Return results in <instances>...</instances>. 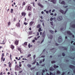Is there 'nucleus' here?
<instances>
[{"mask_svg":"<svg viewBox=\"0 0 75 75\" xmlns=\"http://www.w3.org/2000/svg\"><path fill=\"white\" fill-rule=\"evenodd\" d=\"M4 57V53H3L1 55V61H2L4 62L5 61V58H4L3 59V57Z\"/></svg>","mask_w":75,"mask_h":75,"instance_id":"f257e3e1","label":"nucleus"},{"mask_svg":"<svg viewBox=\"0 0 75 75\" xmlns=\"http://www.w3.org/2000/svg\"><path fill=\"white\" fill-rule=\"evenodd\" d=\"M58 41L59 43H61V42H62V37L61 36H59L58 38Z\"/></svg>","mask_w":75,"mask_h":75,"instance_id":"f03ea898","label":"nucleus"},{"mask_svg":"<svg viewBox=\"0 0 75 75\" xmlns=\"http://www.w3.org/2000/svg\"><path fill=\"white\" fill-rule=\"evenodd\" d=\"M57 19L58 21H61L62 20V17L61 16H58L57 18Z\"/></svg>","mask_w":75,"mask_h":75,"instance_id":"7ed1b4c3","label":"nucleus"},{"mask_svg":"<svg viewBox=\"0 0 75 75\" xmlns=\"http://www.w3.org/2000/svg\"><path fill=\"white\" fill-rule=\"evenodd\" d=\"M69 67L70 68H71V69H74V68H75V66H73L72 65H70L69 66Z\"/></svg>","mask_w":75,"mask_h":75,"instance_id":"20e7f679","label":"nucleus"},{"mask_svg":"<svg viewBox=\"0 0 75 75\" xmlns=\"http://www.w3.org/2000/svg\"><path fill=\"white\" fill-rule=\"evenodd\" d=\"M51 2H52L53 4H56L57 3V0H51Z\"/></svg>","mask_w":75,"mask_h":75,"instance_id":"39448f33","label":"nucleus"},{"mask_svg":"<svg viewBox=\"0 0 75 75\" xmlns=\"http://www.w3.org/2000/svg\"><path fill=\"white\" fill-rule=\"evenodd\" d=\"M21 15L22 16L25 17L26 15V13H25V12H23L21 13Z\"/></svg>","mask_w":75,"mask_h":75,"instance_id":"423d86ee","label":"nucleus"},{"mask_svg":"<svg viewBox=\"0 0 75 75\" xmlns=\"http://www.w3.org/2000/svg\"><path fill=\"white\" fill-rule=\"evenodd\" d=\"M16 25L17 27H20V23L19 22H18V23L16 24Z\"/></svg>","mask_w":75,"mask_h":75,"instance_id":"0eeeda50","label":"nucleus"},{"mask_svg":"<svg viewBox=\"0 0 75 75\" xmlns=\"http://www.w3.org/2000/svg\"><path fill=\"white\" fill-rule=\"evenodd\" d=\"M67 33L68 34V35H72V33H71V31H67Z\"/></svg>","mask_w":75,"mask_h":75,"instance_id":"6e6552de","label":"nucleus"},{"mask_svg":"<svg viewBox=\"0 0 75 75\" xmlns=\"http://www.w3.org/2000/svg\"><path fill=\"white\" fill-rule=\"evenodd\" d=\"M19 41H18L16 40L15 42V44H16V45H18V42Z\"/></svg>","mask_w":75,"mask_h":75,"instance_id":"1a4fd4ad","label":"nucleus"},{"mask_svg":"<svg viewBox=\"0 0 75 75\" xmlns=\"http://www.w3.org/2000/svg\"><path fill=\"white\" fill-rule=\"evenodd\" d=\"M34 21H32L30 22V26H32L33 24H34Z\"/></svg>","mask_w":75,"mask_h":75,"instance_id":"9d476101","label":"nucleus"},{"mask_svg":"<svg viewBox=\"0 0 75 75\" xmlns=\"http://www.w3.org/2000/svg\"><path fill=\"white\" fill-rule=\"evenodd\" d=\"M14 46L11 45L10 46V47L11 48V49H12V50H13V49H14Z\"/></svg>","mask_w":75,"mask_h":75,"instance_id":"9b49d317","label":"nucleus"},{"mask_svg":"<svg viewBox=\"0 0 75 75\" xmlns=\"http://www.w3.org/2000/svg\"><path fill=\"white\" fill-rule=\"evenodd\" d=\"M50 75H56V72H55L54 74L52 73L51 72H50Z\"/></svg>","mask_w":75,"mask_h":75,"instance_id":"f8f14e48","label":"nucleus"},{"mask_svg":"<svg viewBox=\"0 0 75 75\" xmlns=\"http://www.w3.org/2000/svg\"><path fill=\"white\" fill-rule=\"evenodd\" d=\"M18 51H19L20 52V53H22L21 52L22 51V50H21V49L19 47H18Z\"/></svg>","mask_w":75,"mask_h":75,"instance_id":"ddd939ff","label":"nucleus"},{"mask_svg":"<svg viewBox=\"0 0 75 75\" xmlns=\"http://www.w3.org/2000/svg\"><path fill=\"white\" fill-rule=\"evenodd\" d=\"M45 32H43L42 33V37H43V38H44V39L45 38Z\"/></svg>","mask_w":75,"mask_h":75,"instance_id":"4468645a","label":"nucleus"},{"mask_svg":"<svg viewBox=\"0 0 75 75\" xmlns=\"http://www.w3.org/2000/svg\"><path fill=\"white\" fill-rule=\"evenodd\" d=\"M59 11L62 14H64V11L60 9L59 10Z\"/></svg>","mask_w":75,"mask_h":75,"instance_id":"2eb2a0df","label":"nucleus"},{"mask_svg":"<svg viewBox=\"0 0 75 75\" xmlns=\"http://www.w3.org/2000/svg\"><path fill=\"white\" fill-rule=\"evenodd\" d=\"M23 46H26V45H27V42H25L24 44H23Z\"/></svg>","mask_w":75,"mask_h":75,"instance_id":"dca6fc26","label":"nucleus"},{"mask_svg":"<svg viewBox=\"0 0 75 75\" xmlns=\"http://www.w3.org/2000/svg\"><path fill=\"white\" fill-rule=\"evenodd\" d=\"M38 6H40V7H41L42 8H43V6L42 5L40 4V3H39L38 4Z\"/></svg>","mask_w":75,"mask_h":75,"instance_id":"f3484780","label":"nucleus"},{"mask_svg":"<svg viewBox=\"0 0 75 75\" xmlns=\"http://www.w3.org/2000/svg\"><path fill=\"white\" fill-rule=\"evenodd\" d=\"M31 6H28V10H29L30 11V10H31Z\"/></svg>","mask_w":75,"mask_h":75,"instance_id":"a211bd4d","label":"nucleus"},{"mask_svg":"<svg viewBox=\"0 0 75 75\" xmlns=\"http://www.w3.org/2000/svg\"><path fill=\"white\" fill-rule=\"evenodd\" d=\"M53 67H54V68L55 69L56 68H58L59 66H56V65L54 64L53 66Z\"/></svg>","mask_w":75,"mask_h":75,"instance_id":"6ab92c4d","label":"nucleus"},{"mask_svg":"<svg viewBox=\"0 0 75 75\" xmlns=\"http://www.w3.org/2000/svg\"><path fill=\"white\" fill-rule=\"evenodd\" d=\"M61 4H64V5H65V3L64 2V1H62Z\"/></svg>","mask_w":75,"mask_h":75,"instance_id":"aec40b11","label":"nucleus"},{"mask_svg":"<svg viewBox=\"0 0 75 75\" xmlns=\"http://www.w3.org/2000/svg\"><path fill=\"white\" fill-rule=\"evenodd\" d=\"M50 70L51 71H54V69L52 68H51V67H50Z\"/></svg>","mask_w":75,"mask_h":75,"instance_id":"412c9836","label":"nucleus"},{"mask_svg":"<svg viewBox=\"0 0 75 75\" xmlns=\"http://www.w3.org/2000/svg\"><path fill=\"white\" fill-rule=\"evenodd\" d=\"M27 66L29 68H31V67L32 66L30 64H28Z\"/></svg>","mask_w":75,"mask_h":75,"instance_id":"4be33fe9","label":"nucleus"},{"mask_svg":"<svg viewBox=\"0 0 75 75\" xmlns=\"http://www.w3.org/2000/svg\"><path fill=\"white\" fill-rule=\"evenodd\" d=\"M12 66V64H11V63L10 64H9V68H11V67Z\"/></svg>","mask_w":75,"mask_h":75,"instance_id":"5701e85b","label":"nucleus"},{"mask_svg":"<svg viewBox=\"0 0 75 75\" xmlns=\"http://www.w3.org/2000/svg\"><path fill=\"white\" fill-rule=\"evenodd\" d=\"M50 38L51 40V39H52V38H53V36L52 35H50Z\"/></svg>","mask_w":75,"mask_h":75,"instance_id":"b1692460","label":"nucleus"},{"mask_svg":"<svg viewBox=\"0 0 75 75\" xmlns=\"http://www.w3.org/2000/svg\"><path fill=\"white\" fill-rule=\"evenodd\" d=\"M71 27H72L73 28H75V24L72 25H71Z\"/></svg>","mask_w":75,"mask_h":75,"instance_id":"393cba45","label":"nucleus"},{"mask_svg":"<svg viewBox=\"0 0 75 75\" xmlns=\"http://www.w3.org/2000/svg\"><path fill=\"white\" fill-rule=\"evenodd\" d=\"M57 74H60V71H57Z\"/></svg>","mask_w":75,"mask_h":75,"instance_id":"a878e982","label":"nucleus"},{"mask_svg":"<svg viewBox=\"0 0 75 75\" xmlns=\"http://www.w3.org/2000/svg\"><path fill=\"white\" fill-rule=\"evenodd\" d=\"M52 64H54V63H55L56 62L55 61H52L51 62Z\"/></svg>","mask_w":75,"mask_h":75,"instance_id":"bb28decb","label":"nucleus"},{"mask_svg":"<svg viewBox=\"0 0 75 75\" xmlns=\"http://www.w3.org/2000/svg\"><path fill=\"white\" fill-rule=\"evenodd\" d=\"M62 48H64L63 50H67V48L66 47H62Z\"/></svg>","mask_w":75,"mask_h":75,"instance_id":"cd10ccee","label":"nucleus"},{"mask_svg":"<svg viewBox=\"0 0 75 75\" xmlns=\"http://www.w3.org/2000/svg\"><path fill=\"white\" fill-rule=\"evenodd\" d=\"M74 48V46H71L70 47V48H71V49H72V50H73V51H74V49H73V48Z\"/></svg>","mask_w":75,"mask_h":75,"instance_id":"c85d7f7f","label":"nucleus"},{"mask_svg":"<svg viewBox=\"0 0 75 75\" xmlns=\"http://www.w3.org/2000/svg\"><path fill=\"white\" fill-rule=\"evenodd\" d=\"M32 33H33V32L32 31H30L29 33V35H31L32 34Z\"/></svg>","mask_w":75,"mask_h":75,"instance_id":"c756f323","label":"nucleus"},{"mask_svg":"<svg viewBox=\"0 0 75 75\" xmlns=\"http://www.w3.org/2000/svg\"><path fill=\"white\" fill-rule=\"evenodd\" d=\"M41 31V28H40L38 29V32H40Z\"/></svg>","mask_w":75,"mask_h":75,"instance_id":"7c9ffc66","label":"nucleus"},{"mask_svg":"<svg viewBox=\"0 0 75 75\" xmlns=\"http://www.w3.org/2000/svg\"><path fill=\"white\" fill-rule=\"evenodd\" d=\"M23 24H25V25H27V24H28V23L27 22H24L23 23Z\"/></svg>","mask_w":75,"mask_h":75,"instance_id":"2f4dec72","label":"nucleus"},{"mask_svg":"<svg viewBox=\"0 0 75 75\" xmlns=\"http://www.w3.org/2000/svg\"><path fill=\"white\" fill-rule=\"evenodd\" d=\"M62 55L63 56V57H65V53L64 52H63L62 53Z\"/></svg>","mask_w":75,"mask_h":75,"instance_id":"473e14b6","label":"nucleus"},{"mask_svg":"<svg viewBox=\"0 0 75 75\" xmlns=\"http://www.w3.org/2000/svg\"><path fill=\"white\" fill-rule=\"evenodd\" d=\"M31 12H29V13H28V16H31Z\"/></svg>","mask_w":75,"mask_h":75,"instance_id":"72a5a7b5","label":"nucleus"},{"mask_svg":"<svg viewBox=\"0 0 75 75\" xmlns=\"http://www.w3.org/2000/svg\"><path fill=\"white\" fill-rule=\"evenodd\" d=\"M28 48H31V45H30V44H29L28 45Z\"/></svg>","mask_w":75,"mask_h":75,"instance_id":"f704fd0d","label":"nucleus"},{"mask_svg":"<svg viewBox=\"0 0 75 75\" xmlns=\"http://www.w3.org/2000/svg\"><path fill=\"white\" fill-rule=\"evenodd\" d=\"M40 25L39 24L38 25H37V28H40Z\"/></svg>","mask_w":75,"mask_h":75,"instance_id":"c9c22d12","label":"nucleus"},{"mask_svg":"<svg viewBox=\"0 0 75 75\" xmlns=\"http://www.w3.org/2000/svg\"><path fill=\"white\" fill-rule=\"evenodd\" d=\"M36 63V61H35L33 63H32V65H34V64H35Z\"/></svg>","mask_w":75,"mask_h":75,"instance_id":"e433bc0d","label":"nucleus"},{"mask_svg":"<svg viewBox=\"0 0 75 75\" xmlns=\"http://www.w3.org/2000/svg\"><path fill=\"white\" fill-rule=\"evenodd\" d=\"M50 33H52V34H53V33H54V32L53 31H52V30H50Z\"/></svg>","mask_w":75,"mask_h":75,"instance_id":"4c0bfd02","label":"nucleus"},{"mask_svg":"<svg viewBox=\"0 0 75 75\" xmlns=\"http://www.w3.org/2000/svg\"><path fill=\"white\" fill-rule=\"evenodd\" d=\"M50 23L52 25H53V22H50Z\"/></svg>","mask_w":75,"mask_h":75,"instance_id":"58836bf2","label":"nucleus"},{"mask_svg":"<svg viewBox=\"0 0 75 75\" xmlns=\"http://www.w3.org/2000/svg\"><path fill=\"white\" fill-rule=\"evenodd\" d=\"M11 24V22H10V21L8 23V25H10Z\"/></svg>","mask_w":75,"mask_h":75,"instance_id":"ea45409f","label":"nucleus"},{"mask_svg":"<svg viewBox=\"0 0 75 75\" xmlns=\"http://www.w3.org/2000/svg\"><path fill=\"white\" fill-rule=\"evenodd\" d=\"M11 13H12L13 12V9L12 8H11Z\"/></svg>","mask_w":75,"mask_h":75,"instance_id":"a19ab883","label":"nucleus"},{"mask_svg":"<svg viewBox=\"0 0 75 75\" xmlns=\"http://www.w3.org/2000/svg\"><path fill=\"white\" fill-rule=\"evenodd\" d=\"M16 21V19L14 18L13 19V21L14 22Z\"/></svg>","mask_w":75,"mask_h":75,"instance_id":"79ce46f5","label":"nucleus"},{"mask_svg":"<svg viewBox=\"0 0 75 75\" xmlns=\"http://www.w3.org/2000/svg\"><path fill=\"white\" fill-rule=\"evenodd\" d=\"M23 5H25V2H23L22 4Z\"/></svg>","mask_w":75,"mask_h":75,"instance_id":"37998d69","label":"nucleus"},{"mask_svg":"<svg viewBox=\"0 0 75 75\" xmlns=\"http://www.w3.org/2000/svg\"><path fill=\"white\" fill-rule=\"evenodd\" d=\"M33 69H34V68L33 67H32L31 68V71H32V70H33Z\"/></svg>","mask_w":75,"mask_h":75,"instance_id":"c03bdc74","label":"nucleus"},{"mask_svg":"<svg viewBox=\"0 0 75 75\" xmlns=\"http://www.w3.org/2000/svg\"><path fill=\"white\" fill-rule=\"evenodd\" d=\"M31 54H29L28 55V57H31Z\"/></svg>","mask_w":75,"mask_h":75,"instance_id":"a18cd8bd","label":"nucleus"},{"mask_svg":"<svg viewBox=\"0 0 75 75\" xmlns=\"http://www.w3.org/2000/svg\"><path fill=\"white\" fill-rule=\"evenodd\" d=\"M50 21H52L53 20V18H51L50 19Z\"/></svg>","mask_w":75,"mask_h":75,"instance_id":"49530a36","label":"nucleus"},{"mask_svg":"<svg viewBox=\"0 0 75 75\" xmlns=\"http://www.w3.org/2000/svg\"><path fill=\"white\" fill-rule=\"evenodd\" d=\"M3 42H2V43H0H0L1 44H4V45L5 43H4V41H3Z\"/></svg>","mask_w":75,"mask_h":75,"instance_id":"de8ad7c7","label":"nucleus"},{"mask_svg":"<svg viewBox=\"0 0 75 75\" xmlns=\"http://www.w3.org/2000/svg\"><path fill=\"white\" fill-rule=\"evenodd\" d=\"M40 64H38V62H37L36 65H37V66H38Z\"/></svg>","mask_w":75,"mask_h":75,"instance_id":"09e8293b","label":"nucleus"},{"mask_svg":"<svg viewBox=\"0 0 75 75\" xmlns=\"http://www.w3.org/2000/svg\"><path fill=\"white\" fill-rule=\"evenodd\" d=\"M45 56H42L41 57L42 58H45Z\"/></svg>","mask_w":75,"mask_h":75,"instance_id":"8fccbe9b","label":"nucleus"},{"mask_svg":"<svg viewBox=\"0 0 75 75\" xmlns=\"http://www.w3.org/2000/svg\"><path fill=\"white\" fill-rule=\"evenodd\" d=\"M44 39H43L41 41V43H42L43 42H44Z\"/></svg>","mask_w":75,"mask_h":75,"instance_id":"3c124183","label":"nucleus"},{"mask_svg":"<svg viewBox=\"0 0 75 75\" xmlns=\"http://www.w3.org/2000/svg\"><path fill=\"white\" fill-rule=\"evenodd\" d=\"M0 75H3V71H2V72L0 73Z\"/></svg>","mask_w":75,"mask_h":75,"instance_id":"603ef678","label":"nucleus"},{"mask_svg":"<svg viewBox=\"0 0 75 75\" xmlns=\"http://www.w3.org/2000/svg\"><path fill=\"white\" fill-rule=\"evenodd\" d=\"M55 10L54 9H53L52 10V13H54V12Z\"/></svg>","mask_w":75,"mask_h":75,"instance_id":"864d4df0","label":"nucleus"},{"mask_svg":"<svg viewBox=\"0 0 75 75\" xmlns=\"http://www.w3.org/2000/svg\"><path fill=\"white\" fill-rule=\"evenodd\" d=\"M35 57H36L35 55H34V56H33L34 59H35Z\"/></svg>","mask_w":75,"mask_h":75,"instance_id":"5fc2aeb1","label":"nucleus"},{"mask_svg":"<svg viewBox=\"0 0 75 75\" xmlns=\"http://www.w3.org/2000/svg\"><path fill=\"white\" fill-rule=\"evenodd\" d=\"M10 58L11 59V60L12 59H11V54L10 55Z\"/></svg>","mask_w":75,"mask_h":75,"instance_id":"6e6d98bb","label":"nucleus"},{"mask_svg":"<svg viewBox=\"0 0 75 75\" xmlns=\"http://www.w3.org/2000/svg\"><path fill=\"white\" fill-rule=\"evenodd\" d=\"M42 72L43 73H44V72H45V70H43Z\"/></svg>","mask_w":75,"mask_h":75,"instance_id":"4d7b16f0","label":"nucleus"},{"mask_svg":"<svg viewBox=\"0 0 75 75\" xmlns=\"http://www.w3.org/2000/svg\"><path fill=\"white\" fill-rule=\"evenodd\" d=\"M51 10L50 9L49 11V12L50 13H51Z\"/></svg>","mask_w":75,"mask_h":75,"instance_id":"13d9d810","label":"nucleus"},{"mask_svg":"<svg viewBox=\"0 0 75 75\" xmlns=\"http://www.w3.org/2000/svg\"><path fill=\"white\" fill-rule=\"evenodd\" d=\"M35 40H32V42H35Z\"/></svg>","mask_w":75,"mask_h":75,"instance_id":"bf43d9fd","label":"nucleus"},{"mask_svg":"<svg viewBox=\"0 0 75 75\" xmlns=\"http://www.w3.org/2000/svg\"><path fill=\"white\" fill-rule=\"evenodd\" d=\"M72 36L73 38H75V36L74 35H73Z\"/></svg>","mask_w":75,"mask_h":75,"instance_id":"052dcab7","label":"nucleus"},{"mask_svg":"<svg viewBox=\"0 0 75 75\" xmlns=\"http://www.w3.org/2000/svg\"><path fill=\"white\" fill-rule=\"evenodd\" d=\"M64 74H65V72H63L62 73V75H64Z\"/></svg>","mask_w":75,"mask_h":75,"instance_id":"680f3d73","label":"nucleus"},{"mask_svg":"<svg viewBox=\"0 0 75 75\" xmlns=\"http://www.w3.org/2000/svg\"><path fill=\"white\" fill-rule=\"evenodd\" d=\"M58 44L57 43H55V45L57 46H58Z\"/></svg>","mask_w":75,"mask_h":75,"instance_id":"e2e57ef3","label":"nucleus"},{"mask_svg":"<svg viewBox=\"0 0 75 75\" xmlns=\"http://www.w3.org/2000/svg\"><path fill=\"white\" fill-rule=\"evenodd\" d=\"M34 39L35 40H36V41H37V39L36 37H35L34 38Z\"/></svg>","mask_w":75,"mask_h":75,"instance_id":"0e129e2a","label":"nucleus"},{"mask_svg":"<svg viewBox=\"0 0 75 75\" xmlns=\"http://www.w3.org/2000/svg\"><path fill=\"white\" fill-rule=\"evenodd\" d=\"M60 30L61 31H62V30H64V28H60Z\"/></svg>","mask_w":75,"mask_h":75,"instance_id":"69168bd1","label":"nucleus"},{"mask_svg":"<svg viewBox=\"0 0 75 75\" xmlns=\"http://www.w3.org/2000/svg\"><path fill=\"white\" fill-rule=\"evenodd\" d=\"M16 68H18L19 67V66H18V65H17L16 66Z\"/></svg>","mask_w":75,"mask_h":75,"instance_id":"338daca9","label":"nucleus"},{"mask_svg":"<svg viewBox=\"0 0 75 75\" xmlns=\"http://www.w3.org/2000/svg\"><path fill=\"white\" fill-rule=\"evenodd\" d=\"M40 18H41V19H43V18H42V16H40Z\"/></svg>","mask_w":75,"mask_h":75,"instance_id":"774afa93","label":"nucleus"}]
</instances>
